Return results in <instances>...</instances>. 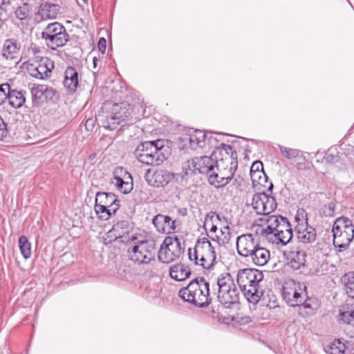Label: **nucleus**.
<instances>
[{
    "label": "nucleus",
    "mask_w": 354,
    "mask_h": 354,
    "mask_svg": "<svg viewBox=\"0 0 354 354\" xmlns=\"http://www.w3.org/2000/svg\"><path fill=\"white\" fill-rule=\"evenodd\" d=\"M178 295L183 300L198 307H205L211 302L209 285L203 277L192 280L187 287L179 290Z\"/></svg>",
    "instance_id": "39448f33"
},
{
    "label": "nucleus",
    "mask_w": 354,
    "mask_h": 354,
    "mask_svg": "<svg viewBox=\"0 0 354 354\" xmlns=\"http://www.w3.org/2000/svg\"><path fill=\"white\" fill-rule=\"evenodd\" d=\"M258 241L252 234H242L236 239V250L238 254L243 257L246 252L251 251L254 247H257Z\"/></svg>",
    "instance_id": "4be33fe9"
},
{
    "label": "nucleus",
    "mask_w": 354,
    "mask_h": 354,
    "mask_svg": "<svg viewBox=\"0 0 354 354\" xmlns=\"http://www.w3.org/2000/svg\"><path fill=\"white\" fill-rule=\"evenodd\" d=\"M41 35L46 46L51 50H57L64 46L69 37L65 27L59 22L49 24Z\"/></svg>",
    "instance_id": "1a4fd4ad"
},
{
    "label": "nucleus",
    "mask_w": 354,
    "mask_h": 354,
    "mask_svg": "<svg viewBox=\"0 0 354 354\" xmlns=\"http://www.w3.org/2000/svg\"><path fill=\"white\" fill-rule=\"evenodd\" d=\"M270 259V251L264 247L259 246L251 262L255 266H263L268 262Z\"/></svg>",
    "instance_id": "c756f323"
},
{
    "label": "nucleus",
    "mask_w": 354,
    "mask_h": 354,
    "mask_svg": "<svg viewBox=\"0 0 354 354\" xmlns=\"http://www.w3.org/2000/svg\"><path fill=\"white\" fill-rule=\"evenodd\" d=\"M93 125V120L92 119H88L85 122V127L87 130H92Z\"/></svg>",
    "instance_id": "680f3d73"
},
{
    "label": "nucleus",
    "mask_w": 354,
    "mask_h": 354,
    "mask_svg": "<svg viewBox=\"0 0 354 354\" xmlns=\"http://www.w3.org/2000/svg\"><path fill=\"white\" fill-rule=\"evenodd\" d=\"M61 6L49 1H45L40 5L39 14L42 19H54L60 12Z\"/></svg>",
    "instance_id": "b1692460"
},
{
    "label": "nucleus",
    "mask_w": 354,
    "mask_h": 354,
    "mask_svg": "<svg viewBox=\"0 0 354 354\" xmlns=\"http://www.w3.org/2000/svg\"><path fill=\"white\" fill-rule=\"evenodd\" d=\"M120 205V201L117 199V197H115V201L109 206L108 210L109 212L107 214V216H106L105 220H108L113 214H115L117 210L119 209Z\"/></svg>",
    "instance_id": "8fccbe9b"
},
{
    "label": "nucleus",
    "mask_w": 354,
    "mask_h": 354,
    "mask_svg": "<svg viewBox=\"0 0 354 354\" xmlns=\"http://www.w3.org/2000/svg\"><path fill=\"white\" fill-rule=\"evenodd\" d=\"M295 232L299 242L304 244L313 243L317 239L316 230L313 226L309 225L308 223L297 224Z\"/></svg>",
    "instance_id": "f3484780"
},
{
    "label": "nucleus",
    "mask_w": 354,
    "mask_h": 354,
    "mask_svg": "<svg viewBox=\"0 0 354 354\" xmlns=\"http://www.w3.org/2000/svg\"><path fill=\"white\" fill-rule=\"evenodd\" d=\"M288 228H291L290 223L286 217H283V218H281V223L278 225L273 234L281 232V230H288Z\"/></svg>",
    "instance_id": "49530a36"
},
{
    "label": "nucleus",
    "mask_w": 354,
    "mask_h": 354,
    "mask_svg": "<svg viewBox=\"0 0 354 354\" xmlns=\"http://www.w3.org/2000/svg\"><path fill=\"white\" fill-rule=\"evenodd\" d=\"M15 15L21 21L28 19L30 15V6L28 3H23L17 8Z\"/></svg>",
    "instance_id": "ea45409f"
},
{
    "label": "nucleus",
    "mask_w": 354,
    "mask_h": 354,
    "mask_svg": "<svg viewBox=\"0 0 354 354\" xmlns=\"http://www.w3.org/2000/svg\"><path fill=\"white\" fill-rule=\"evenodd\" d=\"M319 306L320 304L317 298L306 296L305 299L301 301V304L297 306V314L301 317L307 318L314 315Z\"/></svg>",
    "instance_id": "dca6fc26"
},
{
    "label": "nucleus",
    "mask_w": 354,
    "mask_h": 354,
    "mask_svg": "<svg viewBox=\"0 0 354 354\" xmlns=\"http://www.w3.org/2000/svg\"><path fill=\"white\" fill-rule=\"evenodd\" d=\"M64 86L70 93L75 92L78 86V73L74 67H68L64 72Z\"/></svg>",
    "instance_id": "393cba45"
},
{
    "label": "nucleus",
    "mask_w": 354,
    "mask_h": 354,
    "mask_svg": "<svg viewBox=\"0 0 354 354\" xmlns=\"http://www.w3.org/2000/svg\"><path fill=\"white\" fill-rule=\"evenodd\" d=\"M260 245L258 243L257 247H254L252 248L251 251H249V252H246L243 257H245L248 261H252L253 257H254L256 252H257V250L259 249Z\"/></svg>",
    "instance_id": "5fc2aeb1"
},
{
    "label": "nucleus",
    "mask_w": 354,
    "mask_h": 354,
    "mask_svg": "<svg viewBox=\"0 0 354 354\" xmlns=\"http://www.w3.org/2000/svg\"><path fill=\"white\" fill-rule=\"evenodd\" d=\"M346 349V346L344 343L339 339H335L326 346V352L329 354H344Z\"/></svg>",
    "instance_id": "c9c22d12"
},
{
    "label": "nucleus",
    "mask_w": 354,
    "mask_h": 354,
    "mask_svg": "<svg viewBox=\"0 0 354 354\" xmlns=\"http://www.w3.org/2000/svg\"><path fill=\"white\" fill-rule=\"evenodd\" d=\"M127 225V223L126 221L119 222L113 225L112 229L106 234L109 242L123 238L124 234L127 233V230L125 229Z\"/></svg>",
    "instance_id": "c85d7f7f"
},
{
    "label": "nucleus",
    "mask_w": 354,
    "mask_h": 354,
    "mask_svg": "<svg viewBox=\"0 0 354 354\" xmlns=\"http://www.w3.org/2000/svg\"><path fill=\"white\" fill-rule=\"evenodd\" d=\"M97 46H98L99 50L102 53H104V52L106 50V39L104 38H100L98 41Z\"/></svg>",
    "instance_id": "13d9d810"
},
{
    "label": "nucleus",
    "mask_w": 354,
    "mask_h": 354,
    "mask_svg": "<svg viewBox=\"0 0 354 354\" xmlns=\"http://www.w3.org/2000/svg\"><path fill=\"white\" fill-rule=\"evenodd\" d=\"M169 153L164 140L142 142L135 151L138 160L147 165H160L167 158Z\"/></svg>",
    "instance_id": "7ed1b4c3"
},
{
    "label": "nucleus",
    "mask_w": 354,
    "mask_h": 354,
    "mask_svg": "<svg viewBox=\"0 0 354 354\" xmlns=\"http://www.w3.org/2000/svg\"><path fill=\"white\" fill-rule=\"evenodd\" d=\"M191 274V270L187 266L178 263L171 266L169 269L170 277L176 281H183Z\"/></svg>",
    "instance_id": "a878e982"
},
{
    "label": "nucleus",
    "mask_w": 354,
    "mask_h": 354,
    "mask_svg": "<svg viewBox=\"0 0 354 354\" xmlns=\"http://www.w3.org/2000/svg\"><path fill=\"white\" fill-rule=\"evenodd\" d=\"M259 175H263V178H268L264 171H250V178L253 183H257L258 181L257 180H260Z\"/></svg>",
    "instance_id": "864d4df0"
},
{
    "label": "nucleus",
    "mask_w": 354,
    "mask_h": 354,
    "mask_svg": "<svg viewBox=\"0 0 354 354\" xmlns=\"http://www.w3.org/2000/svg\"><path fill=\"white\" fill-rule=\"evenodd\" d=\"M326 160L328 162H336L338 160V156L328 154L326 157Z\"/></svg>",
    "instance_id": "052dcab7"
},
{
    "label": "nucleus",
    "mask_w": 354,
    "mask_h": 354,
    "mask_svg": "<svg viewBox=\"0 0 354 354\" xmlns=\"http://www.w3.org/2000/svg\"><path fill=\"white\" fill-rule=\"evenodd\" d=\"M30 53L34 55L33 58H35L37 56H39L38 54L41 53V49L39 46L36 45H31L28 49Z\"/></svg>",
    "instance_id": "bf43d9fd"
},
{
    "label": "nucleus",
    "mask_w": 354,
    "mask_h": 354,
    "mask_svg": "<svg viewBox=\"0 0 354 354\" xmlns=\"http://www.w3.org/2000/svg\"><path fill=\"white\" fill-rule=\"evenodd\" d=\"M37 68L35 62L28 64L27 66L28 72L31 76L39 80H42V76H40V75H39Z\"/></svg>",
    "instance_id": "de8ad7c7"
},
{
    "label": "nucleus",
    "mask_w": 354,
    "mask_h": 354,
    "mask_svg": "<svg viewBox=\"0 0 354 354\" xmlns=\"http://www.w3.org/2000/svg\"><path fill=\"white\" fill-rule=\"evenodd\" d=\"M183 250L178 238L167 236L158 252V257L162 263H169L179 258Z\"/></svg>",
    "instance_id": "9b49d317"
},
{
    "label": "nucleus",
    "mask_w": 354,
    "mask_h": 354,
    "mask_svg": "<svg viewBox=\"0 0 354 354\" xmlns=\"http://www.w3.org/2000/svg\"><path fill=\"white\" fill-rule=\"evenodd\" d=\"M10 90V86L8 83L0 85V105L8 100Z\"/></svg>",
    "instance_id": "37998d69"
},
{
    "label": "nucleus",
    "mask_w": 354,
    "mask_h": 354,
    "mask_svg": "<svg viewBox=\"0 0 354 354\" xmlns=\"http://www.w3.org/2000/svg\"><path fill=\"white\" fill-rule=\"evenodd\" d=\"M21 45L15 39H7L2 47V57L7 60H16L19 58Z\"/></svg>",
    "instance_id": "412c9836"
},
{
    "label": "nucleus",
    "mask_w": 354,
    "mask_h": 354,
    "mask_svg": "<svg viewBox=\"0 0 354 354\" xmlns=\"http://www.w3.org/2000/svg\"><path fill=\"white\" fill-rule=\"evenodd\" d=\"M274 236L276 240H278L277 243H281L283 245H286L292 239V228H288V230H286L285 231L281 230V232L274 234Z\"/></svg>",
    "instance_id": "a19ab883"
},
{
    "label": "nucleus",
    "mask_w": 354,
    "mask_h": 354,
    "mask_svg": "<svg viewBox=\"0 0 354 354\" xmlns=\"http://www.w3.org/2000/svg\"><path fill=\"white\" fill-rule=\"evenodd\" d=\"M156 230L164 234H170L176 228L175 221L169 216L158 214L152 220Z\"/></svg>",
    "instance_id": "aec40b11"
},
{
    "label": "nucleus",
    "mask_w": 354,
    "mask_h": 354,
    "mask_svg": "<svg viewBox=\"0 0 354 354\" xmlns=\"http://www.w3.org/2000/svg\"><path fill=\"white\" fill-rule=\"evenodd\" d=\"M263 279V272L257 269L245 268L239 270L236 281L249 302L257 304L263 296L264 291L259 286Z\"/></svg>",
    "instance_id": "f03ea898"
},
{
    "label": "nucleus",
    "mask_w": 354,
    "mask_h": 354,
    "mask_svg": "<svg viewBox=\"0 0 354 354\" xmlns=\"http://www.w3.org/2000/svg\"><path fill=\"white\" fill-rule=\"evenodd\" d=\"M31 61L35 62L39 75L42 76V80L49 77L51 75L52 70L54 68V62L48 57L37 56L32 58Z\"/></svg>",
    "instance_id": "5701e85b"
},
{
    "label": "nucleus",
    "mask_w": 354,
    "mask_h": 354,
    "mask_svg": "<svg viewBox=\"0 0 354 354\" xmlns=\"http://www.w3.org/2000/svg\"><path fill=\"white\" fill-rule=\"evenodd\" d=\"M116 196L111 192H97L95 196V204L109 207L115 201Z\"/></svg>",
    "instance_id": "473e14b6"
},
{
    "label": "nucleus",
    "mask_w": 354,
    "mask_h": 354,
    "mask_svg": "<svg viewBox=\"0 0 354 354\" xmlns=\"http://www.w3.org/2000/svg\"><path fill=\"white\" fill-rule=\"evenodd\" d=\"M19 247L21 254L25 259H28L31 256V244L25 236H21L19 238Z\"/></svg>",
    "instance_id": "e433bc0d"
},
{
    "label": "nucleus",
    "mask_w": 354,
    "mask_h": 354,
    "mask_svg": "<svg viewBox=\"0 0 354 354\" xmlns=\"http://www.w3.org/2000/svg\"><path fill=\"white\" fill-rule=\"evenodd\" d=\"M212 155L214 156L216 169L235 173L238 166L237 153L230 145L221 144L212 151Z\"/></svg>",
    "instance_id": "9d476101"
},
{
    "label": "nucleus",
    "mask_w": 354,
    "mask_h": 354,
    "mask_svg": "<svg viewBox=\"0 0 354 354\" xmlns=\"http://www.w3.org/2000/svg\"><path fill=\"white\" fill-rule=\"evenodd\" d=\"M218 299L225 307L239 303L240 292L229 273L220 274L217 278Z\"/></svg>",
    "instance_id": "6e6552de"
},
{
    "label": "nucleus",
    "mask_w": 354,
    "mask_h": 354,
    "mask_svg": "<svg viewBox=\"0 0 354 354\" xmlns=\"http://www.w3.org/2000/svg\"><path fill=\"white\" fill-rule=\"evenodd\" d=\"M109 207L100 205L95 204V212L99 214L100 218H102L105 220L106 216L109 214Z\"/></svg>",
    "instance_id": "09e8293b"
},
{
    "label": "nucleus",
    "mask_w": 354,
    "mask_h": 354,
    "mask_svg": "<svg viewBox=\"0 0 354 354\" xmlns=\"http://www.w3.org/2000/svg\"><path fill=\"white\" fill-rule=\"evenodd\" d=\"M214 156L212 153L210 156H201L192 158L191 160L187 161V165L189 169L192 170L196 174H204L207 177L212 174L215 167Z\"/></svg>",
    "instance_id": "2eb2a0df"
},
{
    "label": "nucleus",
    "mask_w": 354,
    "mask_h": 354,
    "mask_svg": "<svg viewBox=\"0 0 354 354\" xmlns=\"http://www.w3.org/2000/svg\"><path fill=\"white\" fill-rule=\"evenodd\" d=\"M188 256L195 265L204 269H211L217 263L215 248L205 237L197 241L193 250L191 248L188 250Z\"/></svg>",
    "instance_id": "423d86ee"
},
{
    "label": "nucleus",
    "mask_w": 354,
    "mask_h": 354,
    "mask_svg": "<svg viewBox=\"0 0 354 354\" xmlns=\"http://www.w3.org/2000/svg\"><path fill=\"white\" fill-rule=\"evenodd\" d=\"M8 135V129L7 128V124L0 116V140H3Z\"/></svg>",
    "instance_id": "603ef678"
},
{
    "label": "nucleus",
    "mask_w": 354,
    "mask_h": 354,
    "mask_svg": "<svg viewBox=\"0 0 354 354\" xmlns=\"http://www.w3.org/2000/svg\"><path fill=\"white\" fill-rule=\"evenodd\" d=\"M333 245L339 252L346 250L354 238V225L347 217L337 218L332 228Z\"/></svg>",
    "instance_id": "0eeeda50"
},
{
    "label": "nucleus",
    "mask_w": 354,
    "mask_h": 354,
    "mask_svg": "<svg viewBox=\"0 0 354 354\" xmlns=\"http://www.w3.org/2000/svg\"><path fill=\"white\" fill-rule=\"evenodd\" d=\"M102 109V113H100L98 117L105 129L113 131L120 124L124 126L122 123L133 122V107L127 102L106 103Z\"/></svg>",
    "instance_id": "f257e3e1"
},
{
    "label": "nucleus",
    "mask_w": 354,
    "mask_h": 354,
    "mask_svg": "<svg viewBox=\"0 0 354 354\" xmlns=\"http://www.w3.org/2000/svg\"><path fill=\"white\" fill-rule=\"evenodd\" d=\"M48 89L44 88V86L39 85L37 86H34L31 88V94L32 97V101L40 99L44 92H48Z\"/></svg>",
    "instance_id": "c03bdc74"
},
{
    "label": "nucleus",
    "mask_w": 354,
    "mask_h": 354,
    "mask_svg": "<svg viewBox=\"0 0 354 354\" xmlns=\"http://www.w3.org/2000/svg\"><path fill=\"white\" fill-rule=\"evenodd\" d=\"M252 205L257 214L268 216L276 209L277 203L273 196L263 192L253 196Z\"/></svg>",
    "instance_id": "4468645a"
},
{
    "label": "nucleus",
    "mask_w": 354,
    "mask_h": 354,
    "mask_svg": "<svg viewBox=\"0 0 354 354\" xmlns=\"http://www.w3.org/2000/svg\"><path fill=\"white\" fill-rule=\"evenodd\" d=\"M335 205L332 203L325 205L324 214L326 216H332L334 212Z\"/></svg>",
    "instance_id": "4d7b16f0"
},
{
    "label": "nucleus",
    "mask_w": 354,
    "mask_h": 354,
    "mask_svg": "<svg viewBox=\"0 0 354 354\" xmlns=\"http://www.w3.org/2000/svg\"><path fill=\"white\" fill-rule=\"evenodd\" d=\"M149 169L147 170L145 174L146 179L150 185L156 187L167 185L174 178L173 174L163 169L155 171L150 178L149 176Z\"/></svg>",
    "instance_id": "a211bd4d"
},
{
    "label": "nucleus",
    "mask_w": 354,
    "mask_h": 354,
    "mask_svg": "<svg viewBox=\"0 0 354 354\" xmlns=\"http://www.w3.org/2000/svg\"><path fill=\"white\" fill-rule=\"evenodd\" d=\"M209 238L218 243L219 245H224L229 243L231 239V233L229 227L225 226L219 230L214 236H209Z\"/></svg>",
    "instance_id": "7c9ffc66"
},
{
    "label": "nucleus",
    "mask_w": 354,
    "mask_h": 354,
    "mask_svg": "<svg viewBox=\"0 0 354 354\" xmlns=\"http://www.w3.org/2000/svg\"><path fill=\"white\" fill-rule=\"evenodd\" d=\"M234 175V174L230 171L214 167L212 174L209 176L208 182L216 188L223 187L232 180Z\"/></svg>",
    "instance_id": "6ab92c4d"
},
{
    "label": "nucleus",
    "mask_w": 354,
    "mask_h": 354,
    "mask_svg": "<svg viewBox=\"0 0 354 354\" xmlns=\"http://www.w3.org/2000/svg\"><path fill=\"white\" fill-rule=\"evenodd\" d=\"M97 62H98V59L96 57H94L93 58V64L94 68H96Z\"/></svg>",
    "instance_id": "e2e57ef3"
},
{
    "label": "nucleus",
    "mask_w": 354,
    "mask_h": 354,
    "mask_svg": "<svg viewBox=\"0 0 354 354\" xmlns=\"http://www.w3.org/2000/svg\"><path fill=\"white\" fill-rule=\"evenodd\" d=\"M306 290V287L301 288L299 283H286L283 287V299L289 306L297 307L307 296Z\"/></svg>",
    "instance_id": "ddd939ff"
},
{
    "label": "nucleus",
    "mask_w": 354,
    "mask_h": 354,
    "mask_svg": "<svg viewBox=\"0 0 354 354\" xmlns=\"http://www.w3.org/2000/svg\"><path fill=\"white\" fill-rule=\"evenodd\" d=\"M280 152L288 159H295L299 156L300 151L296 149L288 148L279 145Z\"/></svg>",
    "instance_id": "79ce46f5"
},
{
    "label": "nucleus",
    "mask_w": 354,
    "mask_h": 354,
    "mask_svg": "<svg viewBox=\"0 0 354 354\" xmlns=\"http://www.w3.org/2000/svg\"><path fill=\"white\" fill-rule=\"evenodd\" d=\"M215 220L220 221V216L218 214H216L215 212H211L210 214H207L203 227L207 230L209 227V236H214L215 234H217L218 227L216 225L214 224Z\"/></svg>",
    "instance_id": "2f4dec72"
},
{
    "label": "nucleus",
    "mask_w": 354,
    "mask_h": 354,
    "mask_svg": "<svg viewBox=\"0 0 354 354\" xmlns=\"http://www.w3.org/2000/svg\"><path fill=\"white\" fill-rule=\"evenodd\" d=\"M260 176V180H257L258 181L257 182L258 184H260L261 185L263 181H266L267 178H263V175H259Z\"/></svg>",
    "instance_id": "0e129e2a"
},
{
    "label": "nucleus",
    "mask_w": 354,
    "mask_h": 354,
    "mask_svg": "<svg viewBox=\"0 0 354 354\" xmlns=\"http://www.w3.org/2000/svg\"><path fill=\"white\" fill-rule=\"evenodd\" d=\"M115 183L118 190L123 194H129L133 189V182L124 181L122 178L118 176L114 177Z\"/></svg>",
    "instance_id": "4c0bfd02"
},
{
    "label": "nucleus",
    "mask_w": 354,
    "mask_h": 354,
    "mask_svg": "<svg viewBox=\"0 0 354 354\" xmlns=\"http://www.w3.org/2000/svg\"><path fill=\"white\" fill-rule=\"evenodd\" d=\"M306 254L304 251L297 250L292 252L288 266L295 270L305 267Z\"/></svg>",
    "instance_id": "cd10ccee"
},
{
    "label": "nucleus",
    "mask_w": 354,
    "mask_h": 354,
    "mask_svg": "<svg viewBox=\"0 0 354 354\" xmlns=\"http://www.w3.org/2000/svg\"><path fill=\"white\" fill-rule=\"evenodd\" d=\"M308 214L306 211L303 209H299L297 211L296 215H295V221L297 222V224H306L308 223Z\"/></svg>",
    "instance_id": "a18cd8bd"
},
{
    "label": "nucleus",
    "mask_w": 354,
    "mask_h": 354,
    "mask_svg": "<svg viewBox=\"0 0 354 354\" xmlns=\"http://www.w3.org/2000/svg\"><path fill=\"white\" fill-rule=\"evenodd\" d=\"M120 205V201L117 199V197H115V201L109 206L108 210L109 212L107 214V216H106L105 220H108L113 214H115L117 210L119 209Z\"/></svg>",
    "instance_id": "3c124183"
},
{
    "label": "nucleus",
    "mask_w": 354,
    "mask_h": 354,
    "mask_svg": "<svg viewBox=\"0 0 354 354\" xmlns=\"http://www.w3.org/2000/svg\"><path fill=\"white\" fill-rule=\"evenodd\" d=\"M263 171V166L261 161H256L253 162L251 166L250 171Z\"/></svg>",
    "instance_id": "6e6d98bb"
},
{
    "label": "nucleus",
    "mask_w": 354,
    "mask_h": 354,
    "mask_svg": "<svg viewBox=\"0 0 354 354\" xmlns=\"http://www.w3.org/2000/svg\"><path fill=\"white\" fill-rule=\"evenodd\" d=\"M25 94L24 91L10 90L7 100L8 104L14 109L21 108L26 102Z\"/></svg>",
    "instance_id": "bb28decb"
},
{
    "label": "nucleus",
    "mask_w": 354,
    "mask_h": 354,
    "mask_svg": "<svg viewBox=\"0 0 354 354\" xmlns=\"http://www.w3.org/2000/svg\"><path fill=\"white\" fill-rule=\"evenodd\" d=\"M221 134L212 133H205L201 130H195L185 138V140H188L189 147L196 150L198 148H204L206 145L209 147H216L218 143L217 136Z\"/></svg>",
    "instance_id": "f8f14e48"
},
{
    "label": "nucleus",
    "mask_w": 354,
    "mask_h": 354,
    "mask_svg": "<svg viewBox=\"0 0 354 354\" xmlns=\"http://www.w3.org/2000/svg\"><path fill=\"white\" fill-rule=\"evenodd\" d=\"M133 243L128 252L131 261L138 264H148L155 259L158 247L151 237L132 235L129 239Z\"/></svg>",
    "instance_id": "20e7f679"
},
{
    "label": "nucleus",
    "mask_w": 354,
    "mask_h": 354,
    "mask_svg": "<svg viewBox=\"0 0 354 354\" xmlns=\"http://www.w3.org/2000/svg\"><path fill=\"white\" fill-rule=\"evenodd\" d=\"M266 216L267 218H265V220L268 224V226L265 230V232L267 234H273L278 225L281 223V218H283V216L275 214H269Z\"/></svg>",
    "instance_id": "f704fd0d"
},
{
    "label": "nucleus",
    "mask_w": 354,
    "mask_h": 354,
    "mask_svg": "<svg viewBox=\"0 0 354 354\" xmlns=\"http://www.w3.org/2000/svg\"><path fill=\"white\" fill-rule=\"evenodd\" d=\"M340 320L343 323L354 326V308H347V310L339 309Z\"/></svg>",
    "instance_id": "58836bf2"
},
{
    "label": "nucleus",
    "mask_w": 354,
    "mask_h": 354,
    "mask_svg": "<svg viewBox=\"0 0 354 354\" xmlns=\"http://www.w3.org/2000/svg\"><path fill=\"white\" fill-rule=\"evenodd\" d=\"M272 188H273V185H272V183H270V186H269L268 189H269L270 191H271V190L272 189Z\"/></svg>",
    "instance_id": "69168bd1"
},
{
    "label": "nucleus",
    "mask_w": 354,
    "mask_h": 354,
    "mask_svg": "<svg viewBox=\"0 0 354 354\" xmlns=\"http://www.w3.org/2000/svg\"><path fill=\"white\" fill-rule=\"evenodd\" d=\"M341 281L344 283L346 293L351 298H354V272L344 274Z\"/></svg>",
    "instance_id": "72a5a7b5"
}]
</instances>
